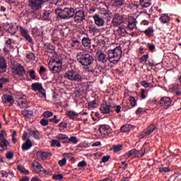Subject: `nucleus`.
Here are the masks:
<instances>
[{
    "label": "nucleus",
    "mask_w": 181,
    "mask_h": 181,
    "mask_svg": "<svg viewBox=\"0 0 181 181\" xmlns=\"http://www.w3.org/2000/svg\"><path fill=\"white\" fill-rule=\"evenodd\" d=\"M145 151H146V147H145V145H144L140 151L135 148L129 151V153H127V156L128 158H129L132 156V155H134V156L142 157L144 156V155H145Z\"/></svg>",
    "instance_id": "6"
},
{
    "label": "nucleus",
    "mask_w": 181,
    "mask_h": 181,
    "mask_svg": "<svg viewBox=\"0 0 181 181\" xmlns=\"http://www.w3.org/2000/svg\"><path fill=\"white\" fill-rule=\"evenodd\" d=\"M115 4L116 6H122L125 4L124 0H115Z\"/></svg>",
    "instance_id": "42"
},
{
    "label": "nucleus",
    "mask_w": 181,
    "mask_h": 181,
    "mask_svg": "<svg viewBox=\"0 0 181 181\" xmlns=\"http://www.w3.org/2000/svg\"><path fill=\"white\" fill-rule=\"evenodd\" d=\"M28 5L33 11H39L42 9L43 4L39 0H29Z\"/></svg>",
    "instance_id": "7"
},
{
    "label": "nucleus",
    "mask_w": 181,
    "mask_h": 181,
    "mask_svg": "<svg viewBox=\"0 0 181 181\" xmlns=\"http://www.w3.org/2000/svg\"><path fill=\"white\" fill-rule=\"evenodd\" d=\"M122 150V146L117 145V146H113V151L114 152H119V151Z\"/></svg>",
    "instance_id": "45"
},
{
    "label": "nucleus",
    "mask_w": 181,
    "mask_h": 181,
    "mask_svg": "<svg viewBox=\"0 0 181 181\" xmlns=\"http://www.w3.org/2000/svg\"><path fill=\"white\" fill-rule=\"evenodd\" d=\"M160 21L162 22V23H168V22L170 21V18L168 14H163L160 18Z\"/></svg>",
    "instance_id": "32"
},
{
    "label": "nucleus",
    "mask_w": 181,
    "mask_h": 181,
    "mask_svg": "<svg viewBox=\"0 0 181 181\" xmlns=\"http://www.w3.org/2000/svg\"><path fill=\"white\" fill-rule=\"evenodd\" d=\"M54 121V124H58L59 119H57V115H54L52 119H49V122H52Z\"/></svg>",
    "instance_id": "56"
},
{
    "label": "nucleus",
    "mask_w": 181,
    "mask_h": 181,
    "mask_svg": "<svg viewBox=\"0 0 181 181\" xmlns=\"http://www.w3.org/2000/svg\"><path fill=\"white\" fill-rule=\"evenodd\" d=\"M55 13L59 19L69 21V19L74 18V16L76 15V10L73 8H64V9L57 8L55 10Z\"/></svg>",
    "instance_id": "2"
},
{
    "label": "nucleus",
    "mask_w": 181,
    "mask_h": 181,
    "mask_svg": "<svg viewBox=\"0 0 181 181\" xmlns=\"http://www.w3.org/2000/svg\"><path fill=\"white\" fill-rule=\"evenodd\" d=\"M45 52L47 53H53V51L54 50V46L52 44H46L45 45Z\"/></svg>",
    "instance_id": "27"
},
{
    "label": "nucleus",
    "mask_w": 181,
    "mask_h": 181,
    "mask_svg": "<svg viewBox=\"0 0 181 181\" xmlns=\"http://www.w3.org/2000/svg\"><path fill=\"white\" fill-rule=\"evenodd\" d=\"M76 59L81 66L88 67V66H93L94 64V57L87 52H78L76 54Z\"/></svg>",
    "instance_id": "1"
},
{
    "label": "nucleus",
    "mask_w": 181,
    "mask_h": 181,
    "mask_svg": "<svg viewBox=\"0 0 181 181\" xmlns=\"http://www.w3.org/2000/svg\"><path fill=\"white\" fill-rule=\"evenodd\" d=\"M31 87L33 90V91H39L43 97H46V91H45V89L43 88V86L42 83H32Z\"/></svg>",
    "instance_id": "8"
},
{
    "label": "nucleus",
    "mask_w": 181,
    "mask_h": 181,
    "mask_svg": "<svg viewBox=\"0 0 181 181\" xmlns=\"http://www.w3.org/2000/svg\"><path fill=\"white\" fill-rule=\"evenodd\" d=\"M145 35H147V36H151L152 33H153V30L151 28H148L144 31Z\"/></svg>",
    "instance_id": "50"
},
{
    "label": "nucleus",
    "mask_w": 181,
    "mask_h": 181,
    "mask_svg": "<svg viewBox=\"0 0 181 181\" xmlns=\"http://www.w3.org/2000/svg\"><path fill=\"white\" fill-rule=\"evenodd\" d=\"M20 32L22 36H23V37H25V40H27L28 42H29V43H32L33 40L30 35H29V33H28V30H25L23 27H20Z\"/></svg>",
    "instance_id": "14"
},
{
    "label": "nucleus",
    "mask_w": 181,
    "mask_h": 181,
    "mask_svg": "<svg viewBox=\"0 0 181 181\" xmlns=\"http://www.w3.org/2000/svg\"><path fill=\"white\" fill-rule=\"evenodd\" d=\"M6 62H5V59L1 58L0 59V74L1 73H5L6 71Z\"/></svg>",
    "instance_id": "17"
},
{
    "label": "nucleus",
    "mask_w": 181,
    "mask_h": 181,
    "mask_svg": "<svg viewBox=\"0 0 181 181\" xmlns=\"http://www.w3.org/2000/svg\"><path fill=\"white\" fill-rule=\"evenodd\" d=\"M6 32L11 36H15V35H16V32H18V27L15 28L13 25H11L10 28L6 30Z\"/></svg>",
    "instance_id": "25"
},
{
    "label": "nucleus",
    "mask_w": 181,
    "mask_h": 181,
    "mask_svg": "<svg viewBox=\"0 0 181 181\" xmlns=\"http://www.w3.org/2000/svg\"><path fill=\"white\" fill-rule=\"evenodd\" d=\"M6 11V7L5 6V4L4 2L0 1V12H5Z\"/></svg>",
    "instance_id": "49"
},
{
    "label": "nucleus",
    "mask_w": 181,
    "mask_h": 181,
    "mask_svg": "<svg viewBox=\"0 0 181 181\" xmlns=\"http://www.w3.org/2000/svg\"><path fill=\"white\" fill-rule=\"evenodd\" d=\"M16 73L19 76H23L26 73V71H25L23 66H18L16 68Z\"/></svg>",
    "instance_id": "23"
},
{
    "label": "nucleus",
    "mask_w": 181,
    "mask_h": 181,
    "mask_svg": "<svg viewBox=\"0 0 181 181\" xmlns=\"http://www.w3.org/2000/svg\"><path fill=\"white\" fill-rule=\"evenodd\" d=\"M141 85L145 87L146 88H148V87L151 86V83H147L146 81H141Z\"/></svg>",
    "instance_id": "55"
},
{
    "label": "nucleus",
    "mask_w": 181,
    "mask_h": 181,
    "mask_svg": "<svg viewBox=\"0 0 181 181\" xmlns=\"http://www.w3.org/2000/svg\"><path fill=\"white\" fill-rule=\"evenodd\" d=\"M40 124L42 127H47L49 125V120L47 119H42L40 120Z\"/></svg>",
    "instance_id": "40"
},
{
    "label": "nucleus",
    "mask_w": 181,
    "mask_h": 181,
    "mask_svg": "<svg viewBox=\"0 0 181 181\" xmlns=\"http://www.w3.org/2000/svg\"><path fill=\"white\" fill-rule=\"evenodd\" d=\"M66 162H67V160L66 159V158H64L62 160H60L58 163H59V166H64V165H66Z\"/></svg>",
    "instance_id": "51"
},
{
    "label": "nucleus",
    "mask_w": 181,
    "mask_h": 181,
    "mask_svg": "<svg viewBox=\"0 0 181 181\" xmlns=\"http://www.w3.org/2000/svg\"><path fill=\"white\" fill-rule=\"evenodd\" d=\"M97 45H99V46H104L105 45V41L104 40H98L96 42Z\"/></svg>",
    "instance_id": "57"
},
{
    "label": "nucleus",
    "mask_w": 181,
    "mask_h": 181,
    "mask_svg": "<svg viewBox=\"0 0 181 181\" xmlns=\"http://www.w3.org/2000/svg\"><path fill=\"white\" fill-rule=\"evenodd\" d=\"M17 169L19 170V172H21V173H23V175H29V171L26 170L23 165H18Z\"/></svg>",
    "instance_id": "30"
},
{
    "label": "nucleus",
    "mask_w": 181,
    "mask_h": 181,
    "mask_svg": "<svg viewBox=\"0 0 181 181\" xmlns=\"http://www.w3.org/2000/svg\"><path fill=\"white\" fill-rule=\"evenodd\" d=\"M140 5L143 8H149L151 6V0H140Z\"/></svg>",
    "instance_id": "28"
},
{
    "label": "nucleus",
    "mask_w": 181,
    "mask_h": 181,
    "mask_svg": "<svg viewBox=\"0 0 181 181\" xmlns=\"http://www.w3.org/2000/svg\"><path fill=\"white\" fill-rule=\"evenodd\" d=\"M22 114L23 117H25V118H32L33 116V111L32 110H23L22 111Z\"/></svg>",
    "instance_id": "29"
},
{
    "label": "nucleus",
    "mask_w": 181,
    "mask_h": 181,
    "mask_svg": "<svg viewBox=\"0 0 181 181\" xmlns=\"http://www.w3.org/2000/svg\"><path fill=\"white\" fill-rule=\"evenodd\" d=\"M124 30H125V28L119 25L117 30V33H119V35H122V32H124Z\"/></svg>",
    "instance_id": "60"
},
{
    "label": "nucleus",
    "mask_w": 181,
    "mask_h": 181,
    "mask_svg": "<svg viewBox=\"0 0 181 181\" xmlns=\"http://www.w3.org/2000/svg\"><path fill=\"white\" fill-rule=\"evenodd\" d=\"M64 78H68L70 81H76V83H79L83 80L81 75L74 70L68 71L64 74Z\"/></svg>",
    "instance_id": "4"
},
{
    "label": "nucleus",
    "mask_w": 181,
    "mask_h": 181,
    "mask_svg": "<svg viewBox=\"0 0 181 181\" xmlns=\"http://www.w3.org/2000/svg\"><path fill=\"white\" fill-rule=\"evenodd\" d=\"M43 117H45V118H50V117H53V112L49 111H45L43 113Z\"/></svg>",
    "instance_id": "39"
},
{
    "label": "nucleus",
    "mask_w": 181,
    "mask_h": 181,
    "mask_svg": "<svg viewBox=\"0 0 181 181\" xmlns=\"http://www.w3.org/2000/svg\"><path fill=\"white\" fill-rule=\"evenodd\" d=\"M32 141L29 139H28L25 142L22 146L23 151H29L30 148H32Z\"/></svg>",
    "instance_id": "18"
},
{
    "label": "nucleus",
    "mask_w": 181,
    "mask_h": 181,
    "mask_svg": "<svg viewBox=\"0 0 181 181\" xmlns=\"http://www.w3.org/2000/svg\"><path fill=\"white\" fill-rule=\"evenodd\" d=\"M136 20L135 18H131L129 21L128 28L130 30H134L135 26H136Z\"/></svg>",
    "instance_id": "24"
},
{
    "label": "nucleus",
    "mask_w": 181,
    "mask_h": 181,
    "mask_svg": "<svg viewBox=\"0 0 181 181\" xmlns=\"http://www.w3.org/2000/svg\"><path fill=\"white\" fill-rule=\"evenodd\" d=\"M31 166L33 168L35 173H40V172H44L45 173H46V171L45 170H43V167L42 166V165H40V163H39V162L37 161H34Z\"/></svg>",
    "instance_id": "12"
},
{
    "label": "nucleus",
    "mask_w": 181,
    "mask_h": 181,
    "mask_svg": "<svg viewBox=\"0 0 181 181\" xmlns=\"http://www.w3.org/2000/svg\"><path fill=\"white\" fill-rule=\"evenodd\" d=\"M28 132H29V135H33L35 139H37L38 141L39 139H40L39 134H37V133L35 131L32 130V129H28Z\"/></svg>",
    "instance_id": "33"
},
{
    "label": "nucleus",
    "mask_w": 181,
    "mask_h": 181,
    "mask_svg": "<svg viewBox=\"0 0 181 181\" xmlns=\"http://www.w3.org/2000/svg\"><path fill=\"white\" fill-rule=\"evenodd\" d=\"M145 91H146L145 89H141V95L143 100H145V98H146V96L145 95Z\"/></svg>",
    "instance_id": "62"
},
{
    "label": "nucleus",
    "mask_w": 181,
    "mask_h": 181,
    "mask_svg": "<svg viewBox=\"0 0 181 181\" xmlns=\"http://www.w3.org/2000/svg\"><path fill=\"white\" fill-rule=\"evenodd\" d=\"M48 2L54 5H57V4L59 3V0H48Z\"/></svg>",
    "instance_id": "63"
},
{
    "label": "nucleus",
    "mask_w": 181,
    "mask_h": 181,
    "mask_svg": "<svg viewBox=\"0 0 181 181\" xmlns=\"http://www.w3.org/2000/svg\"><path fill=\"white\" fill-rule=\"evenodd\" d=\"M98 60L100 63L105 64V63H107V62H108L109 58H108V57H107V55L104 52H100L98 54Z\"/></svg>",
    "instance_id": "15"
},
{
    "label": "nucleus",
    "mask_w": 181,
    "mask_h": 181,
    "mask_svg": "<svg viewBox=\"0 0 181 181\" xmlns=\"http://www.w3.org/2000/svg\"><path fill=\"white\" fill-rule=\"evenodd\" d=\"M129 101L132 106L135 107V105H136V100H135V98L131 96L129 98Z\"/></svg>",
    "instance_id": "46"
},
{
    "label": "nucleus",
    "mask_w": 181,
    "mask_h": 181,
    "mask_svg": "<svg viewBox=\"0 0 181 181\" xmlns=\"http://www.w3.org/2000/svg\"><path fill=\"white\" fill-rule=\"evenodd\" d=\"M82 45L84 47H88L91 45V40L88 37H84L82 39Z\"/></svg>",
    "instance_id": "26"
},
{
    "label": "nucleus",
    "mask_w": 181,
    "mask_h": 181,
    "mask_svg": "<svg viewBox=\"0 0 181 181\" xmlns=\"http://www.w3.org/2000/svg\"><path fill=\"white\" fill-rule=\"evenodd\" d=\"M159 170L160 173L164 172V173H166L167 172H170V169H169V168H166V167L160 168Z\"/></svg>",
    "instance_id": "52"
},
{
    "label": "nucleus",
    "mask_w": 181,
    "mask_h": 181,
    "mask_svg": "<svg viewBox=\"0 0 181 181\" xmlns=\"http://www.w3.org/2000/svg\"><path fill=\"white\" fill-rule=\"evenodd\" d=\"M69 143L72 142V144H77L78 142V139L76 136H71L69 139L68 138Z\"/></svg>",
    "instance_id": "44"
},
{
    "label": "nucleus",
    "mask_w": 181,
    "mask_h": 181,
    "mask_svg": "<svg viewBox=\"0 0 181 181\" xmlns=\"http://www.w3.org/2000/svg\"><path fill=\"white\" fill-rule=\"evenodd\" d=\"M4 98L6 100V101H7V103H13L14 101L13 96L11 95H4Z\"/></svg>",
    "instance_id": "35"
},
{
    "label": "nucleus",
    "mask_w": 181,
    "mask_h": 181,
    "mask_svg": "<svg viewBox=\"0 0 181 181\" xmlns=\"http://www.w3.org/2000/svg\"><path fill=\"white\" fill-rule=\"evenodd\" d=\"M37 156L40 158L42 159V160H45V159H46V158H49V156H52V153H47V152L38 151V152H37Z\"/></svg>",
    "instance_id": "21"
},
{
    "label": "nucleus",
    "mask_w": 181,
    "mask_h": 181,
    "mask_svg": "<svg viewBox=\"0 0 181 181\" xmlns=\"http://www.w3.org/2000/svg\"><path fill=\"white\" fill-rule=\"evenodd\" d=\"M107 56L109 62L113 64H117L122 56V51L121 47H117L113 49H110L107 52Z\"/></svg>",
    "instance_id": "3"
},
{
    "label": "nucleus",
    "mask_w": 181,
    "mask_h": 181,
    "mask_svg": "<svg viewBox=\"0 0 181 181\" xmlns=\"http://www.w3.org/2000/svg\"><path fill=\"white\" fill-rule=\"evenodd\" d=\"M123 23H125V19H124L123 15L116 13L113 16L112 25H113L115 28H118V26H121Z\"/></svg>",
    "instance_id": "5"
},
{
    "label": "nucleus",
    "mask_w": 181,
    "mask_h": 181,
    "mask_svg": "<svg viewBox=\"0 0 181 181\" xmlns=\"http://www.w3.org/2000/svg\"><path fill=\"white\" fill-rule=\"evenodd\" d=\"M6 158L9 160L12 159L13 158V152L8 151L6 154Z\"/></svg>",
    "instance_id": "48"
},
{
    "label": "nucleus",
    "mask_w": 181,
    "mask_h": 181,
    "mask_svg": "<svg viewBox=\"0 0 181 181\" xmlns=\"http://www.w3.org/2000/svg\"><path fill=\"white\" fill-rule=\"evenodd\" d=\"M78 115V113L74 111H69L68 112V117H69V118H71V119H73L74 117H77Z\"/></svg>",
    "instance_id": "37"
},
{
    "label": "nucleus",
    "mask_w": 181,
    "mask_h": 181,
    "mask_svg": "<svg viewBox=\"0 0 181 181\" xmlns=\"http://www.w3.org/2000/svg\"><path fill=\"white\" fill-rule=\"evenodd\" d=\"M1 177H8V172H6L5 170H1Z\"/></svg>",
    "instance_id": "61"
},
{
    "label": "nucleus",
    "mask_w": 181,
    "mask_h": 181,
    "mask_svg": "<svg viewBox=\"0 0 181 181\" xmlns=\"http://www.w3.org/2000/svg\"><path fill=\"white\" fill-rule=\"evenodd\" d=\"M156 129V126L151 124L148 126L146 129L144 130V134H145L146 136H149Z\"/></svg>",
    "instance_id": "16"
},
{
    "label": "nucleus",
    "mask_w": 181,
    "mask_h": 181,
    "mask_svg": "<svg viewBox=\"0 0 181 181\" xmlns=\"http://www.w3.org/2000/svg\"><path fill=\"white\" fill-rule=\"evenodd\" d=\"M21 108H26V107H28V105H26V102L25 101H21Z\"/></svg>",
    "instance_id": "64"
},
{
    "label": "nucleus",
    "mask_w": 181,
    "mask_h": 181,
    "mask_svg": "<svg viewBox=\"0 0 181 181\" xmlns=\"http://www.w3.org/2000/svg\"><path fill=\"white\" fill-rule=\"evenodd\" d=\"M85 166H87V163L85 160L81 161L78 164V168H84Z\"/></svg>",
    "instance_id": "54"
},
{
    "label": "nucleus",
    "mask_w": 181,
    "mask_h": 181,
    "mask_svg": "<svg viewBox=\"0 0 181 181\" xmlns=\"http://www.w3.org/2000/svg\"><path fill=\"white\" fill-rule=\"evenodd\" d=\"M172 104V99L169 97H163L160 100V105L163 108H169Z\"/></svg>",
    "instance_id": "9"
},
{
    "label": "nucleus",
    "mask_w": 181,
    "mask_h": 181,
    "mask_svg": "<svg viewBox=\"0 0 181 181\" xmlns=\"http://www.w3.org/2000/svg\"><path fill=\"white\" fill-rule=\"evenodd\" d=\"M57 139L59 141H66V139H69V137L66 134H59L57 136Z\"/></svg>",
    "instance_id": "36"
},
{
    "label": "nucleus",
    "mask_w": 181,
    "mask_h": 181,
    "mask_svg": "<svg viewBox=\"0 0 181 181\" xmlns=\"http://www.w3.org/2000/svg\"><path fill=\"white\" fill-rule=\"evenodd\" d=\"M121 132H129L131 131V124H125L120 129Z\"/></svg>",
    "instance_id": "34"
},
{
    "label": "nucleus",
    "mask_w": 181,
    "mask_h": 181,
    "mask_svg": "<svg viewBox=\"0 0 181 181\" xmlns=\"http://www.w3.org/2000/svg\"><path fill=\"white\" fill-rule=\"evenodd\" d=\"M99 110L103 114H110L111 112V106L107 103H103L100 105Z\"/></svg>",
    "instance_id": "13"
},
{
    "label": "nucleus",
    "mask_w": 181,
    "mask_h": 181,
    "mask_svg": "<svg viewBox=\"0 0 181 181\" xmlns=\"http://www.w3.org/2000/svg\"><path fill=\"white\" fill-rule=\"evenodd\" d=\"M51 146H57L58 148H60V146H62V144H60V141L57 140H52Z\"/></svg>",
    "instance_id": "38"
},
{
    "label": "nucleus",
    "mask_w": 181,
    "mask_h": 181,
    "mask_svg": "<svg viewBox=\"0 0 181 181\" xmlns=\"http://www.w3.org/2000/svg\"><path fill=\"white\" fill-rule=\"evenodd\" d=\"M89 32L90 33H98L99 30L98 28H97V27H89Z\"/></svg>",
    "instance_id": "47"
},
{
    "label": "nucleus",
    "mask_w": 181,
    "mask_h": 181,
    "mask_svg": "<svg viewBox=\"0 0 181 181\" xmlns=\"http://www.w3.org/2000/svg\"><path fill=\"white\" fill-rule=\"evenodd\" d=\"M110 129V125L108 124H100L99 128V132L102 134V135H105V132Z\"/></svg>",
    "instance_id": "22"
},
{
    "label": "nucleus",
    "mask_w": 181,
    "mask_h": 181,
    "mask_svg": "<svg viewBox=\"0 0 181 181\" xmlns=\"http://www.w3.org/2000/svg\"><path fill=\"white\" fill-rule=\"evenodd\" d=\"M93 19L95 24L99 28L105 25V21L104 20V17H101V16L98 14L93 16Z\"/></svg>",
    "instance_id": "10"
},
{
    "label": "nucleus",
    "mask_w": 181,
    "mask_h": 181,
    "mask_svg": "<svg viewBox=\"0 0 181 181\" xmlns=\"http://www.w3.org/2000/svg\"><path fill=\"white\" fill-rule=\"evenodd\" d=\"M9 81L8 78H0V89L4 88V84L2 83H8Z\"/></svg>",
    "instance_id": "43"
},
{
    "label": "nucleus",
    "mask_w": 181,
    "mask_h": 181,
    "mask_svg": "<svg viewBox=\"0 0 181 181\" xmlns=\"http://www.w3.org/2000/svg\"><path fill=\"white\" fill-rule=\"evenodd\" d=\"M110 156H103L102 158V162H103L104 163H105V162H108L110 160Z\"/></svg>",
    "instance_id": "58"
},
{
    "label": "nucleus",
    "mask_w": 181,
    "mask_h": 181,
    "mask_svg": "<svg viewBox=\"0 0 181 181\" xmlns=\"http://www.w3.org/2000/svg\"><path fill=\"white\" fill-rule=\"evenodd\" d=\"M9 144V141L6 140V139H0V146L1 148H8V144Z\"/></svg>",
    "instance_id": "31"
},
{
    "label": "nucleus",
    "mask_w": 181,
    "mask_h": 181,
    "mask_svg": "<svg viewBox=\"0 0 181 181\" xmlns=\"http://www.w3.org/2000/svg\"><path fill=\"white\" fill-rule=\"evenodd\" d=\"M52 179H54V180H62L63 179V175L58 174V175H53Z\"/></svg>",
    "instance_id": "41"
},
{
    "label": "nucleus",
    "mask_w": 181,
    "mask_h": 181,
    "mask_svg": "<svg viewBox=\"0 0 181 181\" xmlns=\"http://www.w3.org/2000/svg\"><path fill=\"white\" fill-rule=\"evenodd\" d=\"M52 13V11L47 9L43 10L41 12V16L44 21H47L49 19L50 15Z\"/></svg>",
    "instance_id": "19"
},
{
    "label": "nucleus",
    "mask_w": 181,
    "mask_h": 181,
    "mask_svg": "<svg viewBox=\"0 0 181 181\" xmlns=\"http://www.w3.org/2000/svg\"><path fill=\"white\" fill-rule=\"evenodd\" d=\"M148 57H149V56H148V54H144V55H143V56L140 58V62H141V63H144V62H146V60H148Z\"/></svg>",
    "instance_id": "53"
},
{
    "label": "nucleus",
    "mask_w": 181,
    "mask_h": 181,
    "mask_svg": "<svg viewBox=\"0 0 181 181\" xmlns=\"http://www.w3.org/2000/svg\"><path fill=\"white\" fill-rule=\"evenodd\" d=\"M30 77H31V78L33 80H35L36 78V75H35V71L32 70L30 71Z\"/></svg>",
    "instance_id": "59"
},
{
    "label": "nucleus",
    "mask_w": 181,
    "mask_h": 181,
    "mask_svg": "<svg viewBox=\"0 0 181 181\" xmlns=\"http://www.w3.org/2000/svg\"><path fill=\"white\" fill-rule=\"evenodd\" d=\"M75 22L78 23V22H83L86 19V16L84 15V11L83 10H79L75 12Z\"/></svg>",
    "instance_id": "11"
},
{
    "label": "nucleus",
    "mask_w": 181,
    "mask_h": 181,
    "mask_svg": "<svg viewBox=\"0 0 181 181\" xmlns=\"http://www.w3.org/2000/svg\"><path fill=\"white\" fill-rule=\"evenodd\" d=\"M49 69L50 71L53 73V74H56L57 73H60L62 71V69H63V66H51L50 64H49Z\"/></svg>",
    "instance_id": "20"
}]
</instances>
